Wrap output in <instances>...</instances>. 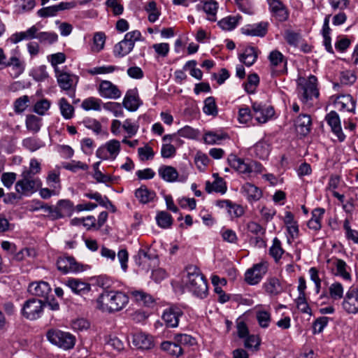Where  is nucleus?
I'll return each mask as SVG.
<instances>
[{
	"mask_svg": "<svg viewBox=\"0 0 358 358\" xmlns=\"http://www.w3.org/2000/svg\"><path fill=\"white\" fill-rule=\"evenodd\" d=\"M128 303L129 296L117 290H104L96 300L97 308L108 313L122 310Z\"/></svg>",
	"mask_w": 358,
	"mask_h": 358,
	"instance_id": "nucleus-1",
	"label": "nucleus"
},
{
	"mask_svg": "<svg viewBox=\"0 0 358 358\" xmlns=\"http://www.w3.org/2000/svg\"><path fill=\"white\" fill-rule=\"evenodd\" d=\"M185 285L188 289L197 297L203 299L207 296L206 280L196 266H190L187 268Z\"/></svg>",
	"mask_w": 358,
	"mask_h": 358,
	"instance_id": "nucleus-2",
	"label": "nucleus"
},
{
	"mask_svg": "<svg viewBox=\"0 0 358 358\" xmlns=\"http://www.w3.org/2000/svg\"><path fill=\"white\" fill-rule=\"evenodd\" d=\"M47 339L52 345L64 350H69L74 348L76 338L69 332L57 329H52L46 334Z\"/></svg>",
	"mask_w": 358,
	"mask_h": 358,
	"instance_id": "nucleus-3",
	"label": "nucleus"
},
{
	"mask_svg": "<svg viewBox=\"0 0 358 358\" xmlns=\"http://www.w3.org/2000/svg\"><path fill=\"white\" fill-rule=\"evenodd\" d=\"M317 80L315 76H310L308 78H301L299 79L297 90L303 103H308L313 98L319 96Z\"/></svg>",
	"mask_w": 358,
	"mask_h": 358,
	"instance_id": "nucleus-4",
	"label": "nucleus"
},
{
	"mask_svg": "<svg viewBox=\"0 0 358 358\" xmlns=\"http://www.w3.org/2000/svg\"><path fill=\"white\" fill-rule=\"evenodd\" d=\"M141 33L138 30L127 32L124 38L115 45L113 55L116 57H123L129 54L134 49L135 43L141 41Z\"/></svg>",
	"mask_w": 358,
	"mask_h": 358,
	"instance_id": "nucleus-5",
	"label": "nucleus"
},
{
	"mask_svg": "<svg viewBox=\"0 0 358 358\" xmlns=\"http://www.w3.org/2000/svg\"><path fill=\"white\" fill-rule=\"evenodd\" d=\"M21 179L15 185V192L20 196H30L42 186V181L38 177H31L21 173Z\"/></svg>",
	"mask_w": 358,
	"mask_h": 358,
	"instance_id": "nucleus-6",
	"label": "nucleus"
},
{
	"mask_svg": "<svg viewBox=\"0 0 358 358\" xmlns=\"http://www.w3.org/2000/svg\"><path fill=\"white\" fill-rule=\"evenodd\" d=\"M55 72L59 87L62 90L67 92V94L71 98L75 97L78 77L61 70L59 68H55Z\"/></svg>",
	"mask_w": 358,
	"mask_h": 358,
	"instance_id": "nucleus-7",
	"label": "nucleus"
},
{
	"mask_svg": "<svg viewBox=\"0 0 358 358\" xmlns=\"http://www.w3.org/2000/svg\"><path fill=\"white\" fill-rule=\"evenodd\" d=\"M44 306L41 299L31 298L23 303L21 314L27 320H36L43 315Z\"/></svg>",
	"mask_w": 358,
	"mask_h": 358,
	"instance_id": "nucleus-8",
	"label": "nucleus"
},
{
	"mask_svg": "<svg viewBox=\"0 0 358 358\" xmlns=\"http://www.w3.org/2000/svg\"><path fill=\"white\" fill-rule=\"evenodd\" d=\"M135 262L146 271L158 266L159 262L157 255L150 248H141L135 257Z\"/></svg>",
	"mask_w": 358,
	"mask_h": 358,
	"instance_id": "nucleus-9",
	"label": "nucleus"
},
{
	"mask_svg": "<svg viewBox=\"0 0 358 358\" xmlns=\"http://www.w3.org/2000/svg\"><path fill=\"white\" fill-rule=\"evenodd\" d=\"M229 161L232 168L243 174H250L253 172L259 173H262L263 170V166L261 164L254 161L245 162L244 159L235 155L231 156Z\"/></svg>",
	"mask_w": 358,
	"mask_h": 358,
	"instance_id": "nucleus-10",
	"label": "nucleus"
},
{
	"mask_svg": "<svg viewBox=\"0 0 358 358\" xmlns=\"http://www.w3.org/2000/svg\"><path fill=\"white\" fill-rule=\"evenodd\" d=\"M267 271V262L262 261L258 264H254L252 268L246 271L245 273V280L250 285H257L262 280Z\"/></svg>",
	"mask_w": 358,
	"mask_h": 358,
	"instance_id": "nucleus-11",
	"label": "nucleus"
},
{
	"mask_svg": "<svg viewBox=\"0 0 358 358\" xmlns=\"http://www.w3.org/2000/svg\"><path fill=\"white\" fill-rule=\"evenodd\" d=\"M252 117L260 124L268 122L274 115V109L271 106L255 102L252 106Z\"/></svg>",
	"mask_w": 358,
	"mask_h": 358,
	"instance_id": "nucleus-12",
	"label": "nucleus"
},
{
	"mask_svg": "<svg viewBox=\"0 0 358 358\" xmlns=\"http://www.w3.org/2000/svg\"><path fill=\"white\" fill-rule=\"evenodd\" d=\"M182 315L183 311L180 307L171 306L164 310L162 319L167 328H176Z\"/></svg>",
	"mask_w": 358,
	"mask_h": 358,
	"instance_id": "nucleus-13",
	"label": "nucleus"
},
{
	"mask_svg": "<svg viewBox=\"0 0 358 358\" xmlns=\"http://www.w3.org/2000/svg\"><path fill=\"white\" fill-rule=\"evenodd\" d=\"M334 108L339 111L355 113L356 101L350 94L332 96L330 98Z\"/></svg>",
	"mask_w": 358,
	"mask_h": 358,
	"instance_id": "nucleus-14",
	"label": "nucleus"
},
{
	"mask_svg": "<svg viewBox=\"0 0 358 358\" xmlns=\"http://www.w3.org/2000/svg\"><path fill=\"white\" fill-rule=\"evenodd\" d=\"M56 264L57 269L64 274L83 271V266L78 263L73 257L70 256L59 257Z\"/></svg>",
	"mask_w": 358,
	"mask_h": 358,
	"instance_id": "nucleus-15",
	"label": "nucleus"
},
{
	"mask_svg": "<svg viewBox=\"0 0 358 358\" xmlns=\"http://www.w3.org/2000/svg\"><path fill=\"white\" fill-rule=\"evenodd\" d=\"M342 307L349 314L358 313V288L350 287L348 290L343 297Z\"/></svg>",
	"mask_w": 358,
	"mask_h": 358,
	"instance_id": "nucleus-16",
	"label": "nucleus"
},
{
	"mask_svg": "<svg viewBox=\"0 0 358 358\" xmlns=\"http://www.w3.org/2000/svg\"><path fill=\"white\" fill-rule=\"evenodd\" d=\"M97 90L100 96L104 99H117L122 96L119 87L109 80H101Z\"/></svg>",
	"mask_w": 358,
	"mask_h": 358,
	"instance_id": "nucleus-17",
	"label": "nucleus"
},
{
	"mask_svg": "<svg viewBox=\"0 0 358 358\" xmlns=\"http://www.w3.org/2000/svg\"><path fill=\"white\" fill-rule=\"evenodd\" d=\"M268 59L273 71L278 73L287 72V59L280 51L277 50H272L268 56Z\"/></svg>",
	"mask_w": 358,
	"mask_h": 358,
	"instance_id": "nucleus-18",
	"label": "nucleus"
},
{
	"mask_svg": "<svg viewBox=\"0 0 358 358\" xmlns=\"http://www.w3.org/2000/svg\"><path fill=\"white\" fill-rule=\"evenodd\" d=\"M269 10L278 21L285 22L289 17V12L286 6L281 0H266Z\"/></svg>",
	"mask_w": 358,
	"mask_h": 358,
	"instance_id": "nucleus-19",
	"label": "nucleus"
},
{
	"mask_svg": "<svg viewBox=\"0 0 358 358\" xmlns=\"http://www.w3.org/2000/svg\"><path fill=\"white\" fill-rule=\"evenodd\" d=\"M132 343L138 349L143 350H150L155 346L153 337L142 331L133 334Z\"/></svg>",
	"mask_w": 358,
	"mask_h": 358,
	"instance_id": "nucleus-20",
	"label": "nucleus"
},
{
	"mask_svg": "<svg viewBox=\"0 0 358 358\" xmlns=\"http://www.w3.org/2000/svg\"><path fill=\"white\" fill-rule=\"evenodd\" d=\"M325 120L331 127L332 132L337 136L339 141H343L345 138V136L343 133L341 120L338 113L334 110L330 111L327 114Z\"/></svg>",
	"mask_w": 358,
	"mask_h": 358,
	"instance_id": "nucleus-21",
	"label": "nucleus"
},
{
	"mask_svg": "<svg viewBox=\"0 0 358 358\" xmlns=\"http://www.w3.org/2000/svg\"><path fill=\"white\" fill-rule=\"evenodd\" d=\"M122 104L124 107L129 111H136L142 104L137 89L129 90L123 99Z\"/></svg>",
	"mask_w": 358,
	"mask_h": 358,
	"instance_id": "nucleus-22",
	"label": "nucleus"
},
{
	"mask_svg": "<svg viewBox=\"0 0 358 358\" xmlns=\"http://www.w3.org/2000/svg\"><path fill=\"white\" fill-rule=\"evenodd\" d=\"M268 26V23L267 22L248 24L241 29V32L246 36L263 37L267 33Z\"/></svg>",
	"mask_w": 358,
	"mask_h": 358,
	"instance_id": "nucleus-23",
	"label": "nucleus"
},
{
	"mask_svg": "<svg viewBox=\"0 0 358 358\" xmlns=\"http://www.w3.org/2000/svg\"><path fill=\"white\" fill-rule=\"evenodd\" d=\"M28 292L33 296L47 299L51 292V288L50 285L46 282H34L29 284Z\"/></svg>",
	"mask_w": 358,
	"mask_h": 358,
	"instance_id": "nucleus-24",
	"label": "nucleus"
},
{
	"mask_svg": "<svg viewBox=\"0 0 358 358\" xmlns=\"http://www.w3.org/2000/svg\"><path fill=\"white\" fill-rule=\"evenodd\" d=\"M263 288L265 292L271 296H278L284 292V286L275 277L267 278L263 284Z\"/></svg>",
	"mask_w": 358,
	"mask_h": 358,
	"instance_id": "nucleus-25",
	"label": "nucleus"
},
{
	"mask_svg": "<svg viewBox=\"0 0 358 358\" xmlns=\"http://www.w3.org/2000/svg\"><path fill=\"white\" fill-rule=\"evenodd\" d=\"M25 62L17 56H12L8 59L6 67L10 68V74L13 78H17L25 69Z\"/></svg>",
	"mask_w": 358,
	"mask_h": 358,
	"instance_id": "nucleus-26",
	"label": "nucleus"
},
{
	"mask_svg": "<svg viewBox=\"0 0 358 358\" xmlns=\"http://www.w3.org/2000/svg\"><path fill=\"white\" fill-rule=\"evenodd\" d=\"M64 285L69 287L73 293L80 295L89 292L91 289L90 284L78 278H69L64 282Z\"/></svg>",
	"mask_w": 358,
	"mask_h": 358,
	"instance_id": "nucleus-27",
	"label": "nucleus"
},
{
	"mask_svg": "<svg viewBox=\"0 0 358 358\" xmlns=\"http://www.w3.org/2000/svg\"><path fill=\"white\" fill-rule=\"evenodd\" d=\"M241 191L250 202L259 201L262 196V191L250 182L244 184L242 186Z\"/></svg>",
	"mask_w": 358,
	"mask_h": 358,
	"instance_id": "nucleus-28",
	"label": "nucleus"
},
{
	"mask_svg": "<svg viewBox=\"0 0 358 358\" xmlns=\"http://www.w3.org/2000/svg\"><path fill=\"white\" fill-rule=\"evenodd\" d=\"M295 127L296 131L303 136L309 134L311 129L312 121L310 116L306 114H301L298 116L295 120Z\"/></svg>",
	"mask_w": 358,
	"mask_h": 358,
	"instance_id": "nucleus-29",
	"label": "nucleus"
},
{
	"mask_svg": "<svg viewBox=\"0 0 358 358\" xmlns=\"http://www.w3.org/2000/svg\"><path fill=\"white\" fill-rule=\"evenodd\" d=\"M38 27L33 25L24 31L16 32L11 35L10 40L13 43H17L23 40L36 39Z\"/></svg>",
	"mask_w": 358,
	"mask_h": 358,
	"instance_id": "nucleus-30",
	"label": "nucleus"
},
{
	"mask_svg": "<svg viewBox=\"0 0 358 358\" xmlns=\"http://www.w3.org/2000/svg\"><path fill=\"white\" fill-rule=\"evenodd\" d=\"M158 174L164 181L168 182H176L179 178L178 172L171 166H161L158 169Z\"/></svg>",
	"mask_w": 358,
	"mask_h": 358,
	"instance_id": "nucleus-31",
	"label": "nucleus"
},
{
	"mask_svg": "<svg viewBox=\"0 0 358 358\" xmlns=\"http://www.w3.org/2000/svg\"><path fill=\"white\" fill-rule=\"evenodd\" d=\"M255 317L258 324L264 329L268 328L271 321V314L269 308L265 309L262 306L257 308Z\"/></svg>",
	"mask_w": 358,
	"mask_h": 358,
	"instance_id": "nucleus-32",
	"label": "nucleus"
},
{
	"mask_svg": "<svg viewBox=\"0 0 358 358\" xmlns=\"http://www.w3.org/2000/svg\"><path fill=\"white\" fill-rule=\"evenodd\" d=\"M328 262H331L333 266L336 267V275H339L346 280H351V275L347 271L348 265L344 260L338 258H332L331 259H329Z\"/></svg>",
	"mask_w": 358,
	"mask_h": 358,
	"instance_id": "nucleus-33",
	"label": "nucleus"
},
{
	"mask_svg": "<svg viewBox=\"0 0 358 358\" xmlns=\"http://www.w3.org/2000/svg\"><path fill=\"white\" fill-rule=\"evenodd\" d=\"M197 10H203L207 15V19L210 21L214 22L216 20V13L218 9V3L215 1H210L205 2L203 5L198 4L196 6Z\"/></svg>",
	"mask_w": 358,
	"mask_h": 358,
	"instance_id": "nucleus-34",
	"label": "nucleus"
},
{
	"mask_svg": "<svg viewBox=\"0 0 358 358\" xmlns=\"http://www.w3.org/2000/svg\"><path fill=\"white\" fill-rule=\"evenodd\" d=\"M253 150L257 157L261 159H266L270 154L271 145L268 141L262 140L254 145Z\"/></svg>",
	"mask_w": 358,
	"mask_h": 358,
	"instance_id": "nucleus-35",
	"label": "nucleus"
},
{
	"mask_svg": "<svg viewBox=\"0 0 358 358\" xmlns=\"http://www.w3.org/2000/svg\"><path fill=\"white\" fill-rule=\"evenodd\" d=\"M324 214V208H315L312 212V217L308 222V227L309 229L318 231L321 229V220Z\"/></svg>",
	"mask_w": 358,
	"mask_h": 358,
	"instance_id": "nucleus-36",
	"label": "nucleus"
},
{
	"mask_svg": "<svg viewBox=\"0 0 358 358\" xmlns=\"http://www.w3.org/2000/svg\"><path fill=\"white\" fill-rule=\"evenodd\" d=\"M135 196L141 203H148L154 200L156 194L149 190L145 186H141L136 190Z\"/></svg>",
	"mask_w": 358,
	"mask_h": 358,
	"instance_id": "nucleus-37",
	"label": "nucleus"
},
{
	"mask_svg": "<svg viewBox=\"0 0 358 358\" xmlns=\"http://www.w3.org/2000/svg\"><path fill=\"white\" fill-rule=\"evenodd\" d=\"M58 106L62 116L65 120H70L74 116V107L69 103L66 98H61L58 101Z\"/></svg>",
	"mask_w": 358,
	"mask_h": 358,
	"instance_id": "nucleus-38",
	"label": "nucleus"
},
{
	"mask_svg": "<svg viewBox=\"0 0 358 358\" xmlns=\"http://www.w3.org/2000/svg\"><path fill=\"white\" fill-rule=\"evenodd\" d=\"M162 350L167 352L169 355L175 357H179L183 353V348L180 344L175 341H164L161 344Z\"/></svg>",
	"mask_w": 358,
	"mask_h": 358,
	"instance_id": "nucleus-39",
	"label": "nucleus"
},
{
	"mask_svg": "<svg viewBox=\"0 0 358 358\" xmlns=\"http://www.w3.org/2000/svg\"><path fill=\"white\" fill-rule=\"evenodd\" d=\"M103 104L102 101L94 96L88 97L84 99L81 103V107L85 110H95L100 111L101 106Z\"/></svg>",
	"mask_w": 358,
	"mask_h": 358,
	"instance_id": "nucleus-40",
	"label": "nucleus"
},
{
	"mask_svg": "<svg viewBox=\"0 0 358 358\" xmlns=\"http://www.w3.org/2000/svg\"><path fill=\"white\" fill-rule=\"evenodd\" d=\"M257 59V53L255 48L248 47L243 53L240 55V60L246 66H252Z\"/></svg>",
	"mask_w": 358,
	"mask_h": 358,
	"instance_id": "nucleus-41",
	"label": "nucleus"
},
{
	"mask_svg": "<svg viewBox=\"0 0 358 358\" xmlns=\"http://www.w3.org/2000/svg\"><path fill=\"white\" fill-rule=\"evenodd\" d=\"M240 18L238 16L229 15L220 20L217 24L222 30L231 31L237 27Z\"/></svg>",
	"mask_w": 358,
	"mask_h": 358,
	"instance_id": "nucleus-42",
	"label": "nucleus"
},
{
	"mask_svg": "<svg viewBox=\"0 0 358 358\" xmlns=\"http://www.w3.org/2000/svg\"><path fill=\"white\" fill-rule=\"evenodd\" d=\"M329 294L331 299L341 300L344 297V287L339 282H334L329 287Z\"/></svg>",
	"mask_w": 358,
	"mask_h": 358,
	"instance_id": "nucleus-43",
	"label": "nucleus"
},
{
	"mask_svg": "<svg viewBox=\"0 0 358 358\" xmlns=\"http://www.w3.org/2000/svg\"><path fill=\"white\" fill-rule=\"evenodd\" d=\"M36 39L43 44L51 45L58 40V35L53 31H37Z\"/></svg>",
	"mask_w": 358,
	"mask_h": 358,
	"instance_id": "nucleus-44",
	"label": "nucleus"
},
{
	"mask_svg": "<svg viewBox=\"0 0 358 358\" xmlns=\"http://www.w3.org/2000/svg\"><path fill=\"white\" fill-rule=\"evenodd\" d=\"M130 294L136 301L142 305L148 306L154 301L151 295L143 292L142 290L131 291Z\"/></svg>",
	"mask_w": 358,
	"mask_h": 358,
	"instance_id": "nucleus-45",
	"label": "nucleus"
},
{
	"mask_svg": "<svg viewBox=\"0 0 358 358\" xmlns=\"http://www.w3.org/2000/svg\"><path fill=\"white\" fill-rule=\"evenodd\" d=\"M22 144L24 148L31 152H35L45 145L41 140L34 137H28L23 139Z\"/></svg>",
	"mask_w": 358,
	"mask_h": 358,
	"instance_id": "nucleus-46",
	"label": "nucleus"
},
{
	"mask_svg": "<svg viewBox=\"0 0 358 358\" xmlns=\"http://www.w3.org/2000/svg\"><path fill=\"white\" fill-rule=\"evenodd\" d=\"M156 221L158 226L163 229L169 228L173 224L171 215L166 211L158 212L156 215Z\"/></svg>",
	"mask_w": 358,
	"mask_h": 358,
	"instance_id": "nucleus-47",
	"label": "nucleus"
},
{
	"mask_svg": "<svg viewBox=\"0 0 358 358\" xmlns=\"http://www.w3.org/2000/svg\"><path fill=\"white\" fill-rule=\"evenodd\" d=\"M144 9L148 13V20L150 22H155L158 20L160 15V11L157 9L155 1H148L145 5Z\"/></svg>",
	"mask_w": 358,
	"mask_h": 358,
	"instance_id": "nucleus-48",
	"label": "nucleus"
},
{
	"mask_svg": "<svg viewBox=\"0 0 358 358\" xmlns=\"http://www.w3.org/2000/svg\"><path fill=\"white\" fill-rule=\"evenodd\" d=\"M25 123L27 129L33 133H37L41 129V119L34 115H27Z\"/></svg>",
	"mask_w": 358,
	"mask_h": 358,
	"instance_id": "nucleus-49",
	"label": "nucleus"
},
{
	"mask_svg": "<svg viewBox=\"0 0 358 358\" xmlns=\"http://www.w3.org/2000/svg\"><path fill=\"white\" fill-rule=\"evenodd\" d=\"M104 145L111 159H115L120 152V142L116 139H112L108 141L105 143Z\"/></svg>",
	"mask_w": 358,
	"mask_h": 358,
	"instance_id": "nucleus-50",
	"label": "nucleus"
},
{
	"mask_svg": "<svg viewBox=\"0 0 358 358\" xmlns=\"http://www.w3.org/2000/svg\"><path fill=\"white\" fill-rule=\"evenodd\" d=\"M57 206L62 217L71 216L74 210L73 203L68 199H61L58 201Z\"/></svg>",
	"mask_w": 358,
	"mask_h": 358,
	"instance_id": "nucleus-51",
	"label": "nucleus"
},
{
	"mask_svg": "<svg viewBox=\"0 0 358 358\" xmlns=\"http://www.w3.org/2000/svg\"><path fill=\"white\" fill-rule=\"evenodd\" d=\"M227 137L228 136L226 134H218L214 131H208L205 133L203 140L206 143L213 145L218 144L220 141L227 138Z\"/></svg>",
	"mask_w": 358,
	"mask_h": 358,
	"instance_id": "nucleus-52",
	"label": "nucleus"
},
{
	"mask_svg": "<svg viewBox=\"0 0 358 358\" xmlns=\"http://www.w3.org/2000/svg\"><path fill=\"white\" fill-rule=\"evenodd\" d=\"M227 187L225 182L221 178L215 180L212 184H210L209 182L206 183V191L209 193L215 192L224 194L225 193Z\"/></svg>",
	"mask_w": 358,
	"mask_h": 358,
	"instance_id": "nucleus-53",
	"label": "nucleus"
},
{
	"mask_svg": "<svg viewBox=\"0 0 358 358\" xmlns=\"http://www.w3.org/2000/svg\"><path fill=\"white\" fill-rule=\"evenodd\" d=\"M41 171L40 162L35 158H33L29 162V169L24 168L22 173L28 176L34 177L35 175Z\"/></svg>",
	"mask_w": 358,
	"mask_h": 358,
	"instance_id": "nucleus-54",
	"label": "nucleus"
},
{
	"mask_svg": "<svg viewBox=\"0 0 358 358\" xmlns=\"http://www.w3.org/2000/svg\"><path fill=\"white\" fill-rule=\"evenodd\" d=\"M284 250L281 248V243L278 238L273 240L272 246L270 248L269 253L275 262H278L282 257Z\"/></svg>",
	"mask_w": 358,
	"mask_h": 358,
	"instance_id": "nucleus-55",
	"label": "nucleus"
},
{
	"mask_svg": "<svg viewBox=\"0 0 358 358\" xmlns=\"http://www.w3.org/2000/svg\"><path fill=\"white\" fill-rule=\"evenodd\" d=\"M35 6V0H15V7L19 13L30 11Z\"/></svg>",
	"mask_w": 358,
	"mask_h": 358,
	"instance_id": "nucleus-56",
	"label": "nucleus"
},
{
	"mask_svg": "<svg viewBox=\"0 0 358 358\" xmlns=\"http://www.w3.org/2000/svg\"><path fill=\"white\" fill-rule=\"evenodd\" d=\"M203 110L206 115H216L217 114V106L214 97L209 96L205 99Z\"/></svg>",
	"mask_w": 358,
	"mask_h": 358,
	"instance_id": "nucleus-57",
	"label": "nucleus"
},
{
	"mask_svg": "<svg viewBox=\"0 0 358 358\" xmlns=\"http://www.w3.org/2000/svg\"><path fill=\"white\" fill-rule=\"evenodd\" d=\"M106 36L103 32H97L94 35L92 50L94 52L101 51L105 44Z\"/></svg>",
	"mask_w": 358,
	"mask_h": 358,
	"instance_id": "nucleus-58",
	"label": "nucleus"
},
{
	"mask_svg": "<svg viewBox=\"0 0 358 358\" xmlns=\"http://www.w3.org/2000/svg\"><path fill=\"white\" fill-rule=\"evenodd\" d=\"M29 102V98L27 95H24L17 99L14 103L13 108L16 113H22L28 107V103Z\"/></svg>",
	"mask_w": 358,
	"mask_h": 358,
	"instance_id": "nucleus-59",
	"label": "nucleus"
},
{
	"mask_svg": "<svg viewBox=\"0 0 358 358\" xmlns=\"http://www.w3.org/2000/svg\"><path fill=\"white\" fill-rule=\"evenodd\" d=\"M51 103L46 99L37 101L34 106V112L39 115H44L50 108Z\"/></svg>",
	"mask_w": 358,
	"mask_h": 358,
	"instance_id": "nucleus-60",
	"label": "nucleus"
},
{
	"mask_svg": "<svg viewBox=\"0 0 358 358\" xmlns=\"http://www.w3.org/2000/svg\"><path fill=\"white\" fill-rule=\"evenodd\" d=\"M260 338L255 335H249L244 341V346L248 350L257 351L260 345Z\"/></svg>",
	"mask_w": 358,
	"mask_h": 358,
	"instance_id": "nucleus-61",
	"label": "nucleus"
},
{
	"mask_svg": "<svg viewBox=\"0 0 358 358\" xmlns=\"http://www.w3.org/2000/svg\"><path fill=\"white\" fill-rule=\"evenodd\" d=\"M175 341L178 342L180 346H191L195 344L196 340L192 336L180 334H176L174 337Z\"/></svg>",
	"mask_w": 358,
	"mask_h": 358,
	"instance_id": "nucleus-62",
	"label": "nucleus"
},
{
	"mask_svg": "<svg viewBox=\"0 0 358 358\" xmlns=\"http://www.w3.org/2000/svg\"><path fill=\"white\" fill-rule=\"evenodd\" d=\"M285 39L289 45L297 47L301 42V36L299 33L287 30L285 33Z\"/></svg>",
	"mask_w": 358,
	"mask_h": 358,
	"instance_id": "nucleus-63",
	"label": "nucleus"
},
{
	"mask_svg": "<svg viewBox=\"0 0 358 358\" xmlns=\"http://www.w3.org/2000/svg\"><path fill=\"white\" fill-rule=\"evenodd\" d=\"M122 128L127 132V137L131 138L137 134L138 125L132 122L130 119H127L122 123Z\"/></svg>",
	"mask_w": 358,
	"mask_h": 358,
	"instance_id": "nucleus-64",
	"label": "nucleus"
}]
</instances>
